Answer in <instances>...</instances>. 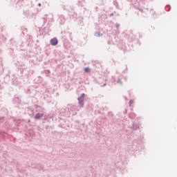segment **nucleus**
I'll return each mask as SVG.
<instances>
[{"instance_id":"6","label":"nucleus","mask_w":177,"mask_h":177,"mask_svg":"<svg viewBox=\"0 0 177 177\" xmlns=\"http://www.w3.org/2000/svg\"><path fill=\"white\" fill-rule=\"evenodd\" d=\"M39 6H41V4H39Z\"/></svg>"},{"instance_id":"2","label":"nucleus","mask_w":177,"mask_h":177,"mask_svg":"<svg viewBox=\"0 0 177 177\" xmlns=\"http://www.w3.org/2000/svg\"><path fill=\"white\" fill-rule=\"evenodd\" d=\"M85 98V94H82L80 97L77 98V100L79 101L80 104H82L84 103V99Z\"/></svg>"},{"instance_id":"1","label":"nucleus","mask_w":177,"mask_h":177,"mask_svg":"<svg viewBox=\"0 0 177 177\" xmlns=\"http://www.w3.org/2000/svg\"><path fill=\"white\" fill-rule=\"evenodd\" d=\"M50 44L53 46H56V45H57V44H59V41H57V38H53L51 39L50 41Z\"/></svg>"},{"instance_id":"4","label":"nucleus","mask_w":177,"mask_h":177,"mask_svg":"<svg viewBox=\"0 0 177 177\" xmlns=\"http://www.w3.org/2000/svg\"><path fill=\"white\" fill-rule=\"evenodd\" d=\"M84 71L86 73H89L91 71V69H89V68H84Z\"/></svg>"},{"instance_id":"5","label":"nucleus","mask_w":177,"mask_h":177,"mask_svg":"<svg viewBox=\"0 0 177 177\" xmlns=\"http://www.w3.org/2000/svg\"><path fill=\"white\" fill-rule=\"evenodd\" d=\"M118 84H122V82L121 81V79L118 80Z\"/></svg>"},{"instance_id":"3","label":"nucleus","mask_w":177,"mask_h":177,"mask_svg":"<svg viewBox=\"0 0 177 177\" xmlns=\"http://www.w3.org/2000/svg\"><path fill=\"white\" fill-rule=\"evenodd\" d=\"M43 115H44V114H42V113H37L35 116V118H36V120H39V118H42Z\"/></svg>"}]
</instances>
